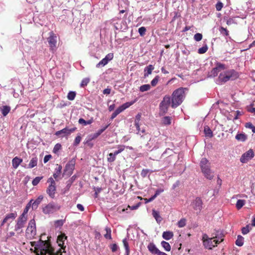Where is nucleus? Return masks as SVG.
<instances>
[{"mask_svg": "<svg viewBox=\"0 0 255 255\" xmlns=\"http://www.w3.org/2000/svg\"><path fill=\"white\" fill-rule=\"evenodd\" d=\"M58 167L55 169V172L53 174V176L54 179L58 181V177L59 176L61 173L62 169V166L60 165H57Z\"/></svg>", "mask_w": 255, "mask_h": 255, "instance_id": "cd10ccee", "label": "nucleus"}, {"mask_svg": "<svg viewBox=\"0 0 255 255\" xmlns=\"http://www.w3.org/2000/svg\"><path fill=\"white\" fill-rule=\"evenodd\" d=\"M204 132L206 136L211 137L213 136L212 131L209 127H205L204 128Z\"/></svg>", "mask_w": 255, "mask_h": 255, "instance_id": "a18cd8bd", "label": "nucleus"}, {"mask_svg": "<svg viewBox=\"0 0 255 255\" xmlns=\"http://www.w3.org/2000/svg\"><path fill=\"white\" fill-rule=\"evenodd\" d=\"M76 129V128H72L70 129L65 128L61 130L57 131L55 132V135L57 136H58L62 133L65 134V135H69L72 132H74Z\"/></svg>", "mask_w": 255, "mask_h": 255, "instance_id": "a211bd4d", "label": "nucleus"}, {"mask_svg": "<svg viewBox=\"0 0 255 255\" xmlns=\"http://www.w3.org/2000/svg\"><path fill=\"white\" fill-rule=\"evenodd\" d=\"M93 122V121L92 119L88 120V121H85L84 119H83L82 118H80L78 121V122L80 124H82L84 126H86L87 125H90L91 123H92Z\"/></svg>", "mask_w": 255, "mask_h": 255, "instance_id": "79ce46f5", "label": "nucleus"}, {"mask_svg": "<svg viewBox=\"0 0 255 255\" xmlns=\"http://www.w3.org/2000/svg\"><path fill=\"white\" fill-rule=\"evenodd\" d=\"M254 155L255 154L253 150L250 149L241 156L240 158V161L243 163H246L253 158Z\"/></svg>", "mask_w": 255, "mask_h": 255, "instance_id": "ddd939ff", "label": "nucleus"}, {"mask_svg": "<svg viewBox=\"0 0 255 255\" xmlns=\"http://www.w3.org/2000/svg\"><path fill=\"white\" fill-rule=\"evenodd\" d=\"M248 138V136L244 133H238L236 136L235 138L239 141L244 142Z\"/></svg>", "mask_w": 255, "mask_h": 255, "instance_id": "bb28decb", "label": "nucleus"}, {"mask_svg": "<svg viewBox=\"0 0 255 255\" xmlns=\"http://www.w3.org/2000/svg\"><path fill=\"white\" fill-rule=\"evenodd\" d=\"M170 105L171 106V97L168 95H165L159 104V115L163 116L166 114Z\"/></svg>", "mask_w": 255, "mask_h": 255, "instance_id": "20e7f679", "label": "nucleus"}, {"mask_svg": "<svg viewBox=\"0 0 255 255\" xmlns=\"http://www.w3.org/2000/svg\"><path fill=\"white\" fill-rule=\"evenodd\" d=\"M36 235V223L34 219L30 220L25 231V236L27 239L32 240L35 238Z\"/></svg>", "mask_w": 255, "mask_h": 255, "instance_id": "39448f33", "label": "nucleus"}, {"mask_svg": "<svg viewBox=\"0 0 255 255\" xmlns=\"http://www.w3.org/2000/svg\"><path fill=\"white\" fill-rule=\"evenodd\" d=\"M191 206L194 210L200 212L203 208V201L200 197H197L192 202Z\"/></svg>", "mask_w": 255, "mask_h": 255, "instance_id": "4468645a", "label": "nucleus"}, {"mask_svg": "<svg viewBox=\"0 0 255 255\" xmlns=\"http://www.w3.org/2000/svg\"><path fill=\"white\" fill-rule=\"evenodd\" d=\"M22 159L17 157H15L12 160V165L14 169H16L22 162Z\"/></svg>", "mask_w": 255, "mask_h": 255, "instance_id": "a878e982", "label": "nucleus"}, {"mask_svg": "<svg viewBox=\"0 0 255 255\" xmlns=\"http://www.w3.org/2000/svg\"><path fill=\"white\" fill-rule=\"evenodd\" d=\"M123 243L126 250V255H128L129 254V248L127 239H124L123 240Z\"/></svg>", "mask_w": 255, "mask_h": 255, "instance_id": "58836bf2", "label": "nucleus"}, {"mask_svg": "<svg viewBox=\"0 0 255 255\" xmlns=\"http://www.w3.org/2000/svg\"><path fill=\"white\" fill-rule=\"evenodd\" d=\"M202 34L199 33L195 34L194 36V39L196 41H199L202 39Z\"/></svg>", "mask_w": 255, "mask_h": 255, "instance_id": "13d9d810", "label": "nucleus"}, {"mask_svg": "<svg viewBox=\"0 0 255 255\" xmlns=\"http://www.w3.org/2000/svg\"><path fill=\"white\" fill-rule=\"evenodd\" d=\"M226 69V65L220 62L216 63V67L212 69L209 73L208 76L215 77L218 75V73L221 70Z\"/></svg>", "mask_w": 255, "mask_h": 255, "instance_id": "9b49d317", "label": "nucleus"}, {"mask_svg": "<svg viewBox=\"0 0 255 255\" xmlns=\"http://www.w3.org/2000/svg\"><path fill=\"white\" fill-rule=\"evenodd\" d=\"M90 82V79L88 78H86L83 79L81 83L80 86L81 87H84L85 86H86Z\"/></svg>", "mask_w": 255, "mask_h": 255, "instance_id": "3c124183", "label": "nucleus"}, {"mask_svg": "<svg viewBox=\"0 0 255 255\" xmlns=\"http://www.w3.org/2000/svg\"><path fill=\"white\" fill-rule=\"evenodd\" d=\"M161 245L166 251L169 252L170 251L171 247L168 243L163 241L161 242Z\"/></svg>", "mask_w": 255, "mask_h": 255, "instance_id": "e433bc0d", "label": "nucleus"}, {"mask_svg": "<svg viewBox=\"0 0 255 255\" xmlns=\"http://www.w3.org/2000/svg\"><path fill=\"white\" fill-rule=\"evenodd\" d=\"M204 176L208 179L211 180L214 177V173L212 172L211 167L201 171Z\"/></svg>", "mask_w": 255, "mask_h": 255, "instance_id": "aec40b11", "label": "nucleus"}, {"mask_svg": "<svg viewBox=\"0 0 255 255\" xmlns=\"http://www.w3.org/2000/svg\"><path fill=\"white\" fill-rule=\"evenodd\" d=\"M161 157V151H159L157 148H153L151 150L150 159L153 160H158Z\"/></svg>", "mask_w": 255, "mask_h": 255, "instance_id": "f3484780", "label": "nucleus"}, {"mask_svg": "<svg viewBox=\"0 0 255 255\" xmlns=\"http://www.w3.org/2000/svg\"><path fill=\"white\" fill-rule=\"evenodd\" d=\"M223 7L222 2L219 1L216 4V8L217 11H220Z\"/></svg>", "mask_w": 255, "mask_h": 255, "instance_id": "680f3d73", "label": "nucleus"}, {"mask_svg": "<svg viewBox=\"0 0 255 255\" xmlns=\"http://www.w3.org/2000/svg\"><path fill=\"white\" fill-rule=\"evenodd\" d=\"M159 79V77L158 76H156L155 78L151 81V85L152 87H155L158 83Z\"/></svg>", "mask_w": 255, "mask_h": 255, "instance_id": "5fc2aeb1", "label": "nucleus"}, {"mask_svg": "<svg viewBox=\"0 0 255 255\" xmlns=\"http://www.w3.org/2000/svg\"><path fill=\"white\" fill-rule=\"evenodd\" d=\"M51 237H47V240L43 241L40 238L38 242H30L31 246L34 247L35 255H62L60 251L55 252L50 242Z\"/></svg>", "mask_w": 255, "mask_h": 255, "instance_id": "f257e3e1", "label": "nucleus"}, {"mask_svg": "<svg viewBox=\"0 0 255 255\" xmlns=\"http://www.w3.org/2000/svg\"><path fill=\"white\" fill-rule=\"evenodd\" d=\"M118 248V246L116 244H113L110 246V249L113 253L117 251Z\"/></svg>", "mask_w": 255, "mask_h": 255, "instance_id": "e2e57ef3", "label": "nucleus"}, {"mask_svg": "<svg viewBox=\"0 0 255 255\" xmlns=\"http://www.w3.org/2000/svg\"><path fill=\"white\" fill-rule=\"evenodd\" d=\"M185 94L184 89L179 88L173 91L172 94L171 107L176 108L183 102Z\"/></svg>", "mask_w": 255, "mask_h": 255, "instance_id": "7ed1b4c3", "label": "nucleus"}, {"mask_svg": "<svg viewBox=\"0 0 255 255\" xmlns=\"http://www.w3.org/2000/svg\"><path fill=\"white\" fill-rule=\"evenodd\" d=\"M239 77V73L234 69L221 72L217 79L218 84H223L229 80H235Z\"/></svg>", "mask_w": 255, "mask_h": 255, "instance_id": "f03ea898", "label": "nucleus"}, {"mask_svg": "<svg viewBox=\"0 0 255 255\" xmlns=\"http://www.w3.org/2000/svg\"><path fill=\"white\" fill-rule=\"evenodd\" d=\"M108 62L109 61H108V60L104 58L96 65V67L99 68L101 66H104L107 64Z\"/></svg>", "mask_w": 255, "mask_h": 255, "instance_id": "49530a36", "label": "nucleus"}, {"mask_svg": "<svg viewBox=\"0 0 255 255\" xmlns=\"http://www.w3.org/2000/svg\"><path fill=\"white\" fill-rule=\"evenodd\" d=\"M118 150L114 151L113 153L116 156H117L119 153L123 152L125 149V146L124 145H117Z\"/></svg>", "mask_w": 255, "mask_h": 255, "instance_id": "f704fd0d", "label": "nucleus"}, {"mask_svg": "<svg viewBox=\"0 0 255 255\" xmlns=\"http://www.w3.org/2000/svg\"><path fill=\"white\" fill-rule=\"evenodd\" d=\"M75 92L70 91L68 93L67 95V98L69 100L73 101L76 97Z\"/></svg>", "mask_w": 255, "mask_h": 255, "instance_id": "de8ad7c7", "label": "nucleus"}, {"mask_svg": "<svg viewBox=\"0 0 255 255\" xmlns=\"http://www.w3.org/2000/svg\"><path fill=\"white\" fill-rule=\"evenodd\" d=\"M27 220V216L20 215L16 220V223L14 227V231L17 232V234H20L23 232L22 228L24 227Z\"/></svg>", "mask_w": 255, "mask_h": 255, "instance_id": "6e6552de", "label": "nucleus"}, {"mask_svg": "<svg viewBox=\"0 0 255 255\" xmlns=\"http://www.w3.org/2000/svg\"><path fill=\"white\" fill-rule=\"evenodd\" d=\"M162 123L164 125H169L171 124V117L165 116L163 118Z\"/></svg>", "mask_w": 255, "mask_h": 255, "instance_id": "473e14b6", "label": "nucleus"}, {"mask_svg": "<svg viewBox=\"0 0 255 255\" xmlns=\"http://www.w3.org/2000/svg\"><path fill=\"white\" fill-rule=\"evenodd\" d=\"M60 208L61 206L58 204L51 202L42 208V211L45 214H53L59 211Z\"/></svg>", "mask_w": 255, "mask_h": 255, "instance_id": "0eeeda50", "label": "nucleus"}, {"mask_svg": "<svg viewBox=\"0 0 255 255\" xmlns=\"http://www.w3.org/2000/svg\"><path fill=\"white\" fill-rule=\"evenodd\" d=\"M47 182L50 184L46 189V193L50 198L53 199L55 198L56 191L55 181L52 177H50L48 178Z\"/></svg>", "mask_w": 255, "mask_h": 255, "instance_id": "1a4fd4ad", "label": "nucleus"}, {"mask_svg": "<svg viewBox=\"0 0 255 255\" xmlns=\"http://www.w3.org/2000/svg\"><path fill=\"white\" fill-rule=\"evenodd\" d=\"M150 89V85L149 84H144L139 87V91L141 92H144L149 90Z\"/></svg>", "mask_w": 255, "mask_h": 255, "instance_id": "c03bdc74", "label": "nucleus"}, {"mask_svg": "<svg viewBox=\"0 0 255 255\" xmlns=\"http://www.w3.org/2000/svg\"><path fill=\"white\" fill-rule=\"evenodd\" d=\"M109 125L106 126L103 128L99 129L97 132L94 134L93 137H92V139L96 138L98 137L102 133H103L108 127Z\"/></svg>", "mask_w": 255, "mask_h": 255, "instance_id": "72a5a7b5", "label": "nucleus"}, {"mask_svg": "<svg viewBox=\"0 0 255 255\" xmlns=\"http://www.w3.org/2000/svg\"><path fill=\"white\" fill-rule=\"evenodd\" d=\"M10 107L8 106H2L1 108V111L3 116H6L10 112Z\"/></svg>", "mask_w": 255, "mask_h": 255, "instance_id": "2f4dec72", "label": "nucleus"}, {"mask_svg": "<svg viewBox=\"0 0 255 255\" xmlns=\"http://www.w3.org/2000/svg\"><path fill=\"white\" fill-rule=\"evenodd\" d=\"M210 164L209 160L206 158H202L200 163L201 171L211 167Z\"/></svg>", "mask_w": 255, "mask_h": 255, "instance_id": "6ab92c4d", "label": "nucleus"}, {"mask_svg": "<svg viewBox=\"0 0 255 255\" xmlns=\"http://www.w3.org/2000/svg\"><path fill=\"white\" fill-rule=\"evenodd\" d=\"M208 46L207 45L203 46V47L198 49V52L199 54H204L207 52L208 50Z\"/></svg>", "mask_w": 255, "mask_h": 255, "instance_id": "09e8293b", "label": "nucleus"}, {"mask_svg": "<svg viewBox=\"0 0 255 255\" xmlns=\"http://www.w3.org/2000/svg\"><path fill=\"white\" fill-rule=\"evenodd\" d=\"M133 102L132 103H129L127 102L124 104H123L122 106L119 107L116 111L115 112L119 115L121 112H122L123 111L128 108L129 106H130L131 105L133 104Z\"/></svg>", "mask_w": 255, "mask_h": 255, "instance_id": "4be33fe9", "label": "nucleus"}, {"mask_svg": "<svg viewBox=\"0 0 255 255\" xmlns=\"http://www.w3.org/2000/svg\"><path fill=\"white\" fill-rule=\"evenodd\" d=\"M43 178V177L41 176V177H35L33 180H32V184L33 186H36L39 183V182L40 181V180Z\"/></svg>", "mask_w": 255, "mask_h": 255, "instance_id": "603ef678", "label": "nucleus"}, {"mask_svg": "<svg viewBox=\"0 0 255 255\" xmlns=\"http://www.w3.org/2000/svg\"><path fill=\"white\" fill-rule=\"evenodd\" d=\"M244 244V238L239 235L238 236V239L236 241V245L239 247H241Z\"/></svg>", "mask_w": 255, "mask_h": 255, "instance_id": "ea45409f", "label": "nucleus"}, {"mask_svg": "<svg viewBox=\"0 0 255 255\" xmlns=\"http://www.w3.org/2000/svg\"><path fill=\"white\" fill-rule=\"evenodd\" d=\"M173 237V233L171 231L164 232L162 234V237L166 240H169Z\"/></svg>", "mask_w": 255, "mask_h": 255, "instance_id": "c85d7f7f", "label": "nucleus"}, {"mask_svg": "<svg viewBox=\"0 0 255 255\" xmlns=\"http://www.w3.org/2000/svg\"><path fill=\"white\" fill-rule=\"evenodd\" d=\"M146 32V28L145 27H141L138 28V32L140 36H143L145 35Z\"/></svg>", "mask_w": 255, "mask_h": 255, "instance_id": "052dcab7", "label": "nucleus"}, {"mask_svg": "<svg viewBox=\"0 0 255 255\" xmlns=\"http://www.w3.org/2000/svg\"><path fill=\"white\" fill-rule=\"evenodd\" d=\"M38 159L36 157H33L30 160L29 163L28 165V168H32L37 166Z\"/></svg>", "mask_w": 255, "mask_h": 255, "instance_id": "c756f323", "label": "nucleus"}, {"mask_svg": "<svg viewBox=\"0 0 255 255\" xmlns=\"http://www.w3.org/2000/svg\"><path fill=\"white\" fill-rule=\"evenodd\" d=\"M116 158V156L113 153H110L108 155L107 161L112 163L113 162Z\"/></svg>", "mask_w": 255, "mask_h": 255, "instance_id": "37998d69", "label": "nucleus"}, {"mask_svg": "<svg viewBox=\"0 0 255 255\" xmlns=\"http://www.w3.org/2000/svg\"><path fill=\"white\" fill-rule=\"evenodd\" d=\"M75 163L76 161L74 159L69 161L66 165L64 173L68 176L71 175L75 168Z\"/></svg>", "mask_w": 255, "mask_h": 255, "instance_id": "f8f14e48", "label": "nucleus"}, {"mask_svg": "<svg viewBox=\"0 0 255 255\" xmlns=\"http://www.w3.org/2000/svg\"><path fill=\"white\" fill-rule=\"evenodd\" d=\"M147 249L152 254L156 255L159 251L153 243H150L148 245Z\"/></svg>", "mask_w": 255, "mask_h": 255, "instance_id": "5701e85b", "label": "nucleus"}, {"mask_svg": "<svg viewBox=\"0 0 255 255\" xmlns=\"http://www.w3.org/2000/svg\"><path fill=\"white\" fill-rule=\"evenodd\" d=\"M168 152H169V155L168 156V157H171V153H172L173 152V151L172 149H170L169 148L166 149V150L161 154V156H166V154Z\"/></svg>", "mask_w": 255, "mask_h": 255, "instance_id": "69168bd1", "label": "nucleus"}, {"mask_svg": "<svg viewBox=\"0 0 255 255\" xmlns=\"http://www.w3.org/2000/svg\"><path fill=\"white\" fill-rule=\"evenodd\" d=\"M48 44L49 45L50 50L53 52H55L57 49V36L53 31L49 33V36L47 38Z\"/></svg>", "mask_w": 255, "mask_h": 255, "instance_id": "9d476101", "label": "nucleus"}, {"mask_svg": "<svg viewBox=\"0 0 255 255\" xmlns=\"http://www.w3.org/2000/svg\"><path fill=\"white\" fill-rule=\"evenodd\" d=\"M43 199V196L42 195H40L35 201L33 200L31 204L33 210H35L37 208L38 205L41 203Z\"/></svg>", "mask_w": 255, "mask_h": 255, "instance_id": "412c9836", "label": "nucleus"}, {"mask_svg": "<svg viewBox=\"0 0 255 255\" xmlns=\"http://www.w3.org/2000/svg\"><path fill=\"white\" fill-rule=\"evenodd\" d=\"M245 127L247 128H251L254 133H255V127L251 123L246 124Z\"/></svg>", "mask_w": 255, "mask_h": 255, "instance_id": "4d7b16f0", "label": "nucleus"}, {"mask_svg": "<svg viewBox=\"0 0 255 255\" xmlns=\"http://www.w3.org/2000/svg\"><path fill=\"white\" fill-rule=\"evenodd\" d=\"M113 57H114V54H113V53H110L108 54L106 56V57H105V58L106 59H107V60H108V61H109V62L110 61H111V60H112V59H113Z\"/></svg>", "mask_w": 255, "mask_h": 255, "instance_id": "774afa93", "label": "nucleus"}, {"mask_svg": "<svg viewBox=\"0 0 255 255\" xmlns=\"http://www.w3.org/2000/svg\"><path fill=\"white\" fill-rule=\"evenodd\" d=\"M246 201L244 200L239 199L237 201L236 206L237 209L240 210L245 204Z\"/></svg>", "mask_w": 255, "mask_h": 255, "instance_id": "c9c22d12", "label": "nucleus"}, {"mask_svg": "<svg viewBox=\"0 0 255 255\" xmlns=\"http://www.w3.org/2000/svg\"><path fill=\"white\" fill-rule=\"evenodd\" d=\"M61 148V145L60 143H57L55 145L53 152L55 153H56Z\"/></svg>", "mask_w": 255, "mask_h": 255, "instance_id": "bf43d9fd", "label": "nucleus"}, {"mask_svg": "<svg viewBox=\"0 0 255 255\" xmlns=\"http://www.w3.org/2000/svg\"><path fill=\"white\" fill-rule=\"evenodd\" d=\"M81 138H81L80 134L78 135L75 139V140H74V142L73 143L74 146H77L80 142V141L81 140Z\"/></svg>", "mask_w": 255, "mask_h": 255, "instance_id": "6e6d98bb", "label": "nucleus"}, {"mask_svg": "<svg viewBox=\"0 0 255 255\" xmlns=\"http://www.w3.org/2000/svg\"><path fill=\"white\" fill-rule=\"evenodd\" d=\"M135 126L136 128V130H137V133L138 134H140V132L143 133H144L145 132V130L144 129H142V130H140V127H139V124H135Z\"/></svg>", "mask_w": 255, "mask_h": 255, "instance_id": "338daca9", "label": "nucleus"}, {"mask_svg": "<svg viewBox=\"0 0 255 255\" xmlns=\"http://www.w3.org/2000/svg\"><path fill=\"white\" fill-rule=\"evenodd\" d=\"M250 232L249 225H247L245 227H243L242 229V233L243 235L247 234Z\"/></svg>", "mask_w": 255, "mask_h": 255, "instance_id": "0e129e2a", "label": "nucleus"}, {"mask_svg": "<svg viewBox=\"0 0 255 255\" xmlns=\"http://www.w3.org/2000/svg\"><path fill=\"white\" fill-rule=\"evenodd\" d=\"M17 217V213L16 212L14 213H9L6 215L5 218L3 219L2 221L1 222L0 226H2L4 225L5 223L9 221L14 220L16 217Z\"/></svg>", "mask_w": 255, "mask_h": 255, "instance_id": "2eb2a0df", "label": "nucleus"}, {"mask_svg": "<svg viewBox=\"0 0 255 255\" xmlns=\"http://www.w3.org/2000/svg\"><path fill=\"white\" fill-rule=\"evenodd\" d=\"M202 240L205 247L209 250H211L213 248L217 246V244H219L222 241V240L221 241H219L216 239L213 240V238H209L206 234L203 235Z\"/></svg>", "mask_w": 255, "mask_h": 255, "instance_id": "423d86ee", "label": "nucleus"}, {"mask_svg": "<svg viewBox=\"0 0 255 255\" xmlns=\"http://www.w3.org/2000/svg\"><path fill=\"white\" fill-rule=\"evenodd\" d=\"M105 231H106V233L104 235L105 238L107 239L111 240L112 239L111 229L109 227H106Z\"/></svg>", "mask_w": 255, "mask_h": 255, "instance_id": "a19ab883", "label": "nucleus"}, {"mask_svg": "<svg viewBox=\"0 0 255 255\" xmlns=\"http://www.w3.org/2000/svg\"><path fill=\"white\" fill-rule=\"evenodd\" d=\"M67 236H66L65 235H64V234H61L58 237L57 243L58 244L59 246L61 247V248L58 251H57V252L60 251L61 252H62L61 249H63V250L65 249L66 247L65 246L64 248L63 247V245L64 244V242L65 240L67 239ZM56 252H57V251ZM61 254L62 255V254Z\"/></svg>", "mask_w": 255, "mask_h": 255, "instance_id": "dca6fc26", "label": "nucleus"}, {"mask_svg": "<svg viewBox=\"0 0 255 255\" xmlns=\"http://www.w3.org/2000/svg\"><path fill=\"white\" fill-rule=\"evenodd\" d=\"M32 201V199L30 200V201L28 202V203L26 205V207H25L23 213L20 215H23V216L27 217V214L28 212L30 207L32 206L31 204Z\"/></svg>", "mask_w": 255, "mask_h": 255, "instance_id": "7c9ffc66", "label": "nucleus"}, {"mask_svg": "<svg viewBox=\"0 0 255 255\" xmlns=\"http://www.w3.org/2000/svg\"><path fill=\"white\" fill-rule=\"evenodd\" d=\"M153 171L147 169H143L140 173L142 177L144 178L147 176L148 174L152 173Z\"/></svg>", "mask_w": 255, "mask_h": 255, "instance_id": "4c0bfd02", "label": "nucleus"}, {"mask_svg": "<svg viewBox=\"0 0 255 255\" xmlns=\"http://www.w3.org/2000/svg\"><path fill=\"white\" fill-rule=\"evenodd\" d=\"M177 225L179 228L184 227L186 225V219L184 218L181 219L178 222Z\"/></svg>", "mask_w": 255, "mask_h": 255, "instance_id": "864d4df0", "label": "nucleus"}, {"mask_svg": "<svg viewBox=\"0 0 255 255\" xmlns=\"http://www.w3.org/2000/svg\"><path fill=\"white\" fill-rule=\"evenodd\" d=\"M219 31L220 32L221 34H222V35H223L224 36L229 35L228 30L226 28H225L223 27H221L219 28Z\"/></svg>", "mask_w": 255, "mask_h": 255, "instance_id": "8fccbe9b", "label": "nucleus"}, {"mask_svg": "<svg viewBox=\"0 0 255 255\" xmlns=\"http://www.w3.org/2000/svg\"><path fill=\"white\" fill-rule=\"evenodd\" d=\"M154 67L152 65H149L145 67L144 69V77H147L149 75L151 74L152 71L154 70Z\"/></svg>", "mask_w": 255, "mask_h": 255, "instance_id": "b1692460", "label": "nucleus"}, {"mask_svg": "<svg viewBox=\"0 0 255 255\" xmlns=\"http://www.w3.org/2000/svg\"><path fill=\"white\" fill-rule=\"evenodd\" d=\"M152 215L154 218L155 219L157 223H160V222L162 220V217L160 216L159 214V212L157 211H156L155 209L152 210Z\"/></svg>", "mask_w": 255, "mask_h": 255, "instance_id": "393cba45", "label": "nucleus"}]
</instances>
